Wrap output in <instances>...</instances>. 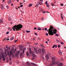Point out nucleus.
<instances>
[{
	"label": "nucleus",
	"instance_id": "27",
	"mask_svg": "<svg viewBox=\"0 0 66 66\" xmlns=\"http://www.w3.org/2000/svg\"><path fill=\"white\" fill-rule=\"evenodd\" d=\"M51 5H52V6H54V4H52V3H51Z\"/></svg>",
	"mask_w": 66,
	"mask_h": 66
},
{
	"label": "nucleus",
	"instance_id": "52",
	"mask_svg": "<svg viewBox=\"0 0 66 66\" xmlns=\"http://www.w3.org/2000/svg\"><path fill=\"white\" fill-rule=\"evenodd\" d=\"M35 38H33V40H35Z\"/></svg>",
	"mask_w": 66,
	"mask_h": 66
},
{
	"label": "nucleus",
	"instance_id": "3",
	"mask_svg": "<svg viewBox=\"0 0 66 66\" xmlns=\"http://www.w3.org/2000/svg\"><path fill=\"white\" fill-rule=\"evenodd\" d=\"M29 51L30 52V54H31L32 56H33V59H34L35 58V57L36 56V55L34 54V52H31V48H29Z\"/></svg>",
	"mask_w": 66,
	"mask_h": 66
},
{
	"label": "nucleus",
	"instance_id": "19",
	"mask_svg": "<svg viewBox=\"0 0 66 66\" xmlns=\"http://www.w3.org/2000/svg\"><path fill=\"white\" fill-rule=\"evenodd\" d=\"M0 23H2V22H3V20L1 19L0 20Z\"/></svg>",
	"mask_w": 66,
	"mask_h": 66
},
{
	"label": "nucleus",
	"instance_id": "47",
	"mask_svg": "<svg viewBox=\"0 0 66 66\" xmlns=\"http://www.w3.org/2000/svg\"><path fill=\"white\" fill-rule=\"evenodd\" d=\"M38 44V43H36L35 44V45H37Z\"/></svg>",
	"mask_w": 66,
	"mask_h": 66
},
{
	"label": "nucleus",
	"instance_id": "59",
	"mask_svg": "<svg viewBox=\"0 0 66 66\" xmlns=\"http://www.w3.org/2000/svg\"><path fill=\"white\" fill-rule=\"evenodd\" d=\"M11 5L12 6H13V4L12 3Z\"/></svg>",
	"mask_w": 66,
	"mask_h": 66
},
{
	"label": "nucleus",
	"instance_id": "33",
	"mask_svg": "<svg viewBox=\"0 0 66 66\" xmlns=\"http://www.w3.org/2000/svg\"><path fill=\"white\" fill-rule=\"evenodd\" d=\"M42 30V29L41 28H38L37 29L38 30H39V31H40V30Z\"/></svg>",
	"mask_w": 66,
	"mask_h": 66
},
{
	"label": "nucleus",
	"instance_id": "30",
	"mask_svg": "<svg viewBox=\"0 0 66 66\" xmlns=\"http://www.w3.org/2000/svg\"><path fill=\"white\" fill-rule=\"evenodd\" d=\"M3 61H5V58H3Z\"/></svg>",
	"mask_w": 66,
	"mask_h": 66
},
{
	"label": "nucleus",
	"instance_id": "42",
	"mask_svg": "<svg viewBox=\"0 0 66 66\" xmlns=\"http://www.w3.org/2000/svg\"><path fill=\"white\" fill-rule=\"evenodd\" d=\"M56 40V41L57 42H58V43L59 42H60V41L59 40H57V39Z\"/></svg>",
	"mask_w": 66,
	"mask_h": 66
},
{
	"label": "nucleus",
	"instance_id": "53",
	"mask_svg": "<svg viewBox=\"0 0 66 66\" xmlns=\"http://www.w3.org/2000/svg\"><path fill=\"white\" fill-rule=\"evenodd\" d=\"M35 34L36 35H37V33H35Z\"/></svg>",
	"mask_w": 66,
	"mask_h": 66
},
{
	"label": "nucleus",
	"instance_id": "20",
	"mask_svg": "<svg viewBox=\"0 0 66 66\" xmlns=\"http://www.w3.org/2000/svg\"><path fill=\"white\" fill-rule=\"evenodd\" d=\"M40 46L42 47H43V48H44V45H42V44H40Z\"/></svg>",
	"mask_w": 66,
	"mask_h": 66
},
{
	"label": "nucleus",
	"instance_id": "10",
	"mask_svg": "<svg viewBox=\"0 0 66 66\" xmlns=\"http://www.w3.org/2000/svg\"><path fill=\"white\" fill-rule=\"evenodd\" d=\"M31 64L33 66H36V64L32 62H31Z\"/></svg>",
	"mask_w": 66,
	"mask_h": 66
},
{
	"label": "nucleus",
	"instance_id": "37",
	"mask_svg": "<svg viewBox=\"0 0 66 66\" xmlns=\"http://www.w3.org/2000/svg\"><path fill=\"white\" fill-rule=\"evenodd\" d=\"M61 45H63L64 44V43H63L62 42H61Z\"/></svg>",
	"mask_w": 66,
	"mask_h": 66
},
{
	"label": "nucleus",
	"instance_id": "38",
	"mask_svg": "<svg viewBox=\"0 0 66 66\" xmlns=\"http://www.w3.org/2000/svg\"><path fill=\"white\" fill-rule=\"evenodd\" d=\"M9 33V32L8 31L6 32V34H8Z\"/></svg>",
	"mask_w": 66,
	"mask_h": 66
},
{
	"label": "nucleus",
	"instance_id": "54",
	"mask_svg": "<svg viewBox=\"0 0 66 66\" xmlns=\"http://www.w3.org/2000/svg\"><path fill=\"white\" fill-rule=\"evenodd\" d=\"M2 59V57H0V61Z\"/></svg>",
	"mask_w": 66,
	"mask_h": 66
},
{
	"label": "nucleus",
	"instance_id": "34",
	"mask_svg": "<svg viewBox=\"0 0 66 66\" xmlns=\"http://www.w3.org/2000/svg\"><path fill=\"white\" fill-rule=\"evenodd\" d=\"M18 39H17V40H15V43H16V42H17V41H18Z\"/></svg>",
	"mask_w": 66,
	"mask_h": 66
},
{
	"label": "nucleus",
	"instance_id": "18",
	"mask_svg": "<svg viewBox=\"0 0 66 66\" xmlns=\"http://www.w3.org/2000/svg\"><path fill=\"white\" fill-rule=\"evenodd\" d=\"M19 54L18 53H16V56L17 57H18V55H19Z\"/></svg>",
	"mask_w": 66,
	"mask_h": 66
},
{
	"label": "nucleus",
	"instance_id": "61",
	"mask_svg": "<svg viewBox=\"0 0 66 66\" xmlns=\"http://www.w3.org/2000/svg\"><path fill=\"white\" fill-rule=\"evenodd\" d=\"M47 40L48 42H49L50 40H49V39H47Z\"/></svg>",
	"mask_w": 66,
	"mask_h": 66
},
{
	"label": "nucleus",
	"instance_id": "24",
	"mask_svg": "<svg viewBox=\"0 0 66 66\" xmlns=\"http://www.w3.org/2000/svg\"><path fill=\"white\" fill-rule=\"evenodd\" d=\"M8 30L9 31H12V29H11V28H8Z\"/></svg>",
	"mask_w": 66,
	"mask_h": 66
},
{
	"label": "nucleus",
	"instance_id": "49",
	"mask_svg": "<svg viewBox=\"0 0 66 66\" xmlns=\"http://www.w3.org/2000/svg\"><path fill=\"white\" fill-rule=\"evenodd\" d=\"M9 60L10 61H11V60H12L11 59V57L10 58H9Z\"/></svg>",
	"mask_w": 66,
	"mask_h": 66
},
{
	"label": "nucleus",
	"instance_id": "14",
	"mask_svg": "<svg viewBox=\"0 0 66 66\" xmlns=\"http://www.w3.org/2000/svg\"><path fill=\"white\" fill-rule=\"evenodd\" d=\"M19 49L21 50H22V49H23L22 47L21 46L19 47Z\"/></svg>",
	"mask_w": 66,
	"mask_h": 66
},
{
	"label": "nucleus",
	"instance_id": "26",
	"mask_svg": "<svg viewBox=\"0 0 66 66\" xmlns=\"http://www.w3.org/2000/svg\"><path fill=\"white\" fill-rule=\"evenodd\" d=\"M26 32H27V33H30V31L29 30L26 31Z\"/></svg>",
	"mask_w": 66,
	"mask_h": 66
},
{
	"label": "nucleus",
	"instance_id": "35",
	"mask_svg": "<svg viewBox=\"0 0 66 66\" xmlns=\"http://www.w3.org/2000/svg\"><path fill=\"white\" fill-rule=\"evenodd\" d=\"M12 56L13 57H14V53L12 54Z\"/></svg>",
	"mask_w": 66,
	"mask_h": 66
},
{
	"label": "nucleus",
	"instance_id": "45",
	"mask_svg": "<svg viewBox=\"0 0 66 66\" xmlns=\"http://www.w3.org/2000/svg\"><path fill=\"white\" fill-rule=\"evenodd\" d=\"M17 53H18V54H19V53H20V51H19Z\"/></svg>",
	"mask_w": 66,
	"mask_h": 66
},
{
	"label": "nucleus",
	"instance_id": "41",
	"mask_svg": "<svg viewBox=\"0 0 66 66\" xmlns=\"http://www.w3.org/2000/svg\"><path fill=\"white\" fill-rule=\"evenodd\" d=\"M42 59H43V60H45V58L43 57H42Z\"/></svg>",
	"mask_w": 66,
	"mask_h": 66
},
{
	"label": "nucleus",
	"instance_id": "29",
	"mask_svg": "<svg viewBox=\"0 0 66 66\" xmlns=\"http://www.w3.org/2000/svg\"><path fill=\"white\" fill-rule=\"evenodd\" d=\"M29 5L30 6H32V5L31 4H29Z\"/></svg>",
	"mask_w": 66,
	"mask_h": 66
},
{
	"label": "nucleus",
	"instance_id": "28",
	"mask_svg": "<svg viewBox=\"0 0 66 66\" xmlns=\"http://www.w3.org/2000/svg\"><path fill=\"white\" fill-rule=\"evenodd\" d=\"M6 8H7V9H9V7L8 5H7V6H6Z\"/></svg>",
	"mask_w": 66,
	"mask_h": 66
},
{
	"label": "nucleus",
	"instance_id": "46",
	"mask_svg": "<svg viewBox=\"0 0 66 66\" xmlns=\"http://www.w3.org/2000/svg\"><path fill=\"white\" fill-rule=\"evenodd\" d=\"M2 57L3 58H4V55H2Z\"/></svg>",
	"mask_w": 66,
	"mask_h": 66
},
{
	"label": "nucleus",
	"instance_id": "63",
	"mask_svg": "<svg viewBox=\"0 0 66 66\" xmlns=\"http://www.w3.org/2000/svg\"><path fill=\"white\" fill-rule=\"evenodd\" d=\"M46 44H47V43H48V42H47V41H46Z\"/></svg>",
	"mask_w": 66,
	"mask_h": 66
},
{
	"label": "nucleus",
	"instance_id": "11",
	"mask_svg": "<svg viewBox=\"0 0 66 66\" xmlns=\"http://www.w3.org/2000/svg\"><path fill=\"white\" fill-rule=\"evenodd\" d=\"M46 60H48V61H49L48 60H49V56H48V55L47 54L46 55Z\"/></svg>",
	"mask_w": 66,
	"mask_h": 66
},
{
	"label": "nucleus",
	"instance_id": "13",
	"mask_svg": "<svg viewBox=\"0 0 66 66\" xmlns=\"http://www.w3.org/2000/svg\"><path fill=\"white\" fill-rule=\"evenodd\" d=\"M59 54L60 55H62V53L61 52V51H59Z\"/></svg>",
	"mask_w": 66,
	"mask_h": 66
},
{
	"label": "nucleus",
	"instance_id": "25",
	"mask_svg": "<svg viewBox=\"0 0 66 66\" xmlns=\"http://www.w3.org/2000/svg\"><path fill=\"white\" fill-rule=\"evenodd\" d=\"M27 56L29 55V52H27Z\"/></svg>",
	"mask_w": 66,
	"mask_h": 66
},
{
	"label": "nucleus",
	"instance_id": "55",
	"mask_svg": "<svg viewBox=\"0 0 66 66\" xmlns=\"http://www.w3.org/2000/svg\"><path fill=\"white\" fill-rule=\"evenodd\" d=\"M43 14H45V13H46V12H45V11H44L43 12Z\"/></svg>",
	"mask_w": 66,
	"mask_h": 66
},
{
	"label": "nucleus",
	"instance_id": "12",
	"mask_svg": "<svg viewBox=\"0 0 66 66\" xmlns=\"http://www.w3.org/2000/svg\"><path fill=\"white\" fill-rule=\"evenodd\" d=\"M63 65V64L62 63H60L58 65V66H62Z\"/></svg>",
	"mask_w": 66,
	"mask_h": 66
},
{
	"label": "nucleus",
	"instance_id": "22",
	"mask_svg": "<svg viewBox=\"0 0 66 66\" xmlns=\"http://www.w3.org/2000/svg\"><path fill=\"white\" fill-rule=\"evenodd\" d=\"M47 6V7H49V4L47 3L46 4Z\"/></svg>",
	"mask_w": 66,
	"mask_h": 66
},
{
	"label": "nucleus",
	"instance_id": "44",
	"mask_svg": "<svg viewBox=\"0 0 66 66\" xmlns=\"http://www.w3.org/2000/svg\"><path fill=\"white\" fill-rule=\"evenodd\" d=\"M60 5H61V6H64V4H60Z\"/></svg>",
	"mask_w": 66,
	"mask_h": 66
},
{
	"label": "nucleus",
	"instance_id": "31",
	"mask_svg": "<svg viewBox=\"0 0 66 66\" xmlns=\"http://www.w3.org/2000/svg\"><path fill=\"white\" fill-rule=\"evenodd\" d=\"M54 47H55V45H54L52 46V48H54Z\"/></svg>",
	"mask_w": 66,
	"mask_h": 66
},
{
	"label": "nucleus",
	"instance_id": "57",
	"mask_svg": "<svg viewBox=\"0 0 66 66\" xmlns=\"http://www.w3.org/2000/svg\"><path fill=\"white\" fill-rule=\"evenodd\" d=\"M44 18H42L41 19V20H44Z\"/></svg>",
	"mask_w": 66,
	"mask_h": 66
},
{
	"label": "nucleus",
	"instance_id": "40",
	"mask_svg": "<svg viewBox=\"0 0 66 66\" xmlns=\"http://www.w3.org/2000/svg\"><path fill=\"white\" fill-rule=\"evenodd\" d=\"M23 6V5H21L20 6V7H22Z\"/></svg>",
	"mask_w": 66,
	"mask_h": 66
},
{
	"label": "nucleus",
	"instance_id": "32",
	"mask_svg": "<svg viewBox=\"0 0 66 66\" xmlns=\"http://www.w3.org/2000/svg\"><path fill=\"white\" fill-rule=\"evenodd\" d=\"M55 35L56 36H59V35H58L57 34H55Z\"/></svg>",
	"mask_w": 66,
	"mask_h": 66
},
{
	"label": "nucleus",
	"instance_id": "39",
	"mask_svg": "<svg viewBox=\"0 0 66 66\" xmlns=\"http://www.w3.org/2000/svg\"><path fill=\"white\" fill-rule=\"evenodd\" d=\"M45 31H47V29L46 28H45Z\"/></svg>",
	"mask_w": 66,
	"mask_h": 66
},
{
	"label": "nucleus",
	"instance_id": "62",
	"mask_svg": "<svg viewBox=\"0 0 66 66\" xmlns=\"http://www.w3.org/2000/svg\"><path fill=\"white\" fill-rule=\"evenodd\" d=\"M9 20H10V21H11V19L9 18Z\"/></svg>",
	"mask_w": 66,
	"mask_h": 66
},
{
	"label": "nucleus",
	"instance_id": "48",
	"mask_svg": "<svg viewBox=\"0 0 66 66\" xmlns=\"http://www.w3.org/2000/svg\"><path fill=\"white\" fill-rule=\"evenodd\" d=\"M46 35H47V36H48V34L47 33H46Z\"/></svg>",
	"mask_w": 66,
	"mask_h": 66
},
{
	"label": "nucleus",
	"instance_id": "56",
	"mask_svg": "<svg viewBox=\"0 0 66 66\" xmlns=\"http://www.w3.org/2000/svg\"><path fill=\"white\" fill-rule=\"evenodd\" d=\"M7 38H8V37H7V39H6V40H9V39H7Z\"/></svg>",
	"mask_w": 66,
	"mask_h": 66
},
{
	"label": "nucleus",
	"instance_id": "5",
	"mask_svg": "<svg viewBox=\"0 0 66 66\" xmlns=\"http://www.w3.org/2000/svg\"><path fill=\"white\" fill-rule=\"evenodd\" d=\"M10 53H8L7 54L9 56V57H11V56H12V52H11V51H10Z\"/></svg>",
	"mask_w": 66,
	"mask_h": 66
},
{
	"label": "nucleus",
	"instance_id": "15",
	"mask_svg": "<svg viewBox=\"0 0 66 66\" xmlns=\"http://www.w3.org/2000/svg\"><path fill=\"white\" fill-rule=\"evenodd\" d=\"M12 2V0H10L8 1V3L9 4H10V3H11Z\"/></svg>",
	"mask_w": 66,
	"mask_h": 66
},
{
	"label": "nucleus",
	"instance_id": "2",
	"mask_svg": "<svg viewBox=\"0 0 66 66\" xmlns=\"http://www.w3.org/2000/svg\"><path fill=\"white\" fill-rule=\"evenodd\" d=\"M23 26L20 24H18V25H15L12 27V28L13 29V31H15V29L17 31H19V30H21V29L22 28Z\"/></svg>",
	"mask_w": 66,
	"mask_h": 66
},
{
	"label": "nucleus",
	"instance_id": "58",
	"mask_svg": "<svg viewBox=\"0 0 66 66\" xmlns=\"http://www.w3.org/2000/svg\"><path fill=\"white\" fill-rule=\"evenodd\" d=\"M39 1H41V2H43V0H39Z\"/></svg>",
	"mask_w": 66,
	"mask_h": 66
},
{
	"label": "nucleus",
	"instance_id": "64",
	"mask_svg": "<svg viewBox=\"0 0 66 66\" xmlns=\"http://www.w3.org/2000/svg\"><path fill=\"white\" fill-rule=\"evenodd\" d=\"M22 66H25L24 65V64H22Z\"/></svg>",
	"mask_w": 66,
	"mask_h": 66
},
{
	"label": "nucleus",
	"instance_id": "36",
	"mask_svg": "<svg viewBox=\"0 0 66 66\" xmlns=\"http://www.w3.org/2000/svg\"><path fill=\"white\" fill-rule=\"evenodd\" d=\"M61 46V45H58V48H60V47Z\"/></svg>",
	"mask_w": 66,
	"mask_h": 66
},
{
	"label": "nucleus",
	"instance_id": "21",
	"mask_svg": "<svg viewBox=\"0 0 66 66\" xmlns=\"http://www.w3.org/2000/svg\"><path fill=\"white\" fill-rule=\"evenodd\" d=\"M59 63V62L58 61H56L55 62V64H58Z\"/></svg>",
	"mask_w": 66,
	"mask_h": 66
},
{
	"label": "nucleus",
	"instance_id": "43",
	"mask_svg": "<svg viewBox=\"0 0 66 66\" xmlns=\"http://www.w3.org/2000/svg\"><path fill=\"white\" fill-rule=\"evenodd\" d=\"M61 60L62 61V62H63V61H64V60H63V59L61 58Z\"/></svg>",
	"mask_w": 66,
	"mask_h": 66
},
{
	"label": "nucleus",
	"instance_id": "60",
	"mask_svg": "<svg viewBox=\"0 0 66 66\" xmlns=\"http://www.w3.org/2000/svg\"><path fill=\"white\" fill-rule=\"evenodd\" d=\"M55 48H57V45H55Z\"/></svg>",
	"mask_w": 66,
	"mask_h": 66
},
{
	"label": "nucleus",
	"instance_id": "4",
	"mask_svg": "<svg viewBox=\"0 0 66 66\" xmlns=\"http://www.w3.org/2000/svg\"><path fill=\"white\" fill-rule=\"evenodd\" d=\"M52 60L53 61L52 62V65H55V58L54 57H52Z\"/></svg>",
	"mask_w": 66,
	"mask_h": 66
},
{
	"label": "nucleus",
	"instance_id": "16",
	"mask_svg": "<svg viewBox=\"0 0 66 66\" xmlns=\"http://www.w3.org/2000/svg\"><path fill=\"white\" fill-rule=\"evenodd\" d=\"M1 8L2 10H3L4 9V6L3 5H2V6L1 7Z\"/></svg>",
	"mask_w": 66,
	"mask_h": 66
},
{
	"label": "nucleus",
	"instance_id": "6",
	"mask_svg": "<svg viewBox=\"0 0 66 66\" xmlns=\"http://www.w3.org/2000/svg\"><path fill=\"white\" fill-rule=\"evenodd\" d=\"M45 50L44 48L42 49V52L43 54H44L45 52Z\"/></svg>",
	"mask_w": 66,
	"mask_h": 66
},
{
	"label": "nucleus",
	"instance_id": "50",
	"mask_svg": "<svg viewBox=\"0 0 66 66\" xmlns=\"http://www.w3.org/2000/svg\"><path fill=\"white\" fill-rule=\"evenodd\" d=\"M34 30H37V28L36 27H35L34 28Z\"/></svg>",
	"mask_w": 66,
	"mask_h": 66
},
{
	"label": "nucleus",
	"instance_id": "51",
	"mask_svg": "<svg viewBox=\"0 0 66 66\" xmlns=\"http://www.w3.org/2000/svg\"><path fill=\"white\" fill-rule=\"evenodd\" d=\"M47 1H46L45 2V4H47Z\"/></svg>",
	"mask_w": 66,
	"mask_h": 66
},
{
	"label": "nucleus",
	"instance_id": "23",
	"mask_svg": "<svg viewBox=\"0 0 66 66\" xmlns=\"http://www.w3.org/2000/svg\"><path fill=\"white\" fill-rule=\"evenodd\" d=\"M14 38V37H12L11 38V40H13Z\"/></svg>",
	"mask_w": 66,
	"mask_h": 66
},
{
	"label": "nucleus",
	"instance_id": "1",
	"mask_svg": "<svg viewBox=\"0 0 66 66\" xmlns=\"http://www.w3.org/2000/svg\"><path fill=\"white\" fill-rule=\"evenodd\" d=\"M49 30H47V32H48V33L50 35H53V34H55L56 33V30L54 29V28L52 26H50Z\"/></svg>",
	"mask_w": 66,
	"mask_h": 66
},
{
	"label": "nucleus",
	"instance_id": "7",
	"mask_svg": "<svg viewBox=\"0 0 66 66\" xmlns=\"http://www.w3.org/2000/svg\"><path fill=\"white\" fill-rule=\"evenodd\" d=\"M39 4L40 5L43 4V3L40 2H39L37 3V6H38V5Z\"/></svg>",
	"mask_w": 66,
	"mask_h": 66
},
{
	"label": "nucleus",
	"instance_id": "17",
	"mask_svg": "<svg viewBox=\"0 0 66 66\" xmlns=\"http://www.w3.org/2000/svg\"><path fill=\"white\" fill-rule=\"evenodd\" d=\"M61 18L62 19H63V16L62 15V13H61Z\"/></svg>",
	"mask_w": 66,
	"mask_h": 66
},
{
	"label": "nucleus",
	"instance_id": "8",
	"mask_svg": "<svg viewBox=\"0 0 66 66\" xmlns=\"http://www.w3.org/2000/svg\"><path fill=\"white\" fill-rule=\"evenodd\" d=\"M26 65L28 66H31V65L30 63L28 62H27L25 65Z\"/></svg>",
	"mask_w": 66,
	"mask_h": 66
},
{
	"label": "nucleus",
	"instance_id": "9",
	"mask_svg": "<svg viewBox=\"0 0 66 66\" xmlns=\"http://www.w3.org/2000/svg\"><path fill=\"white\" fill-rule=\"evenodd\" d=\"M24 50H25V49H23V53H20V56H22V53H24Z\"/></svg>",
	"mask_w": 66,
	"mask_h": 66
}]
</instances>
